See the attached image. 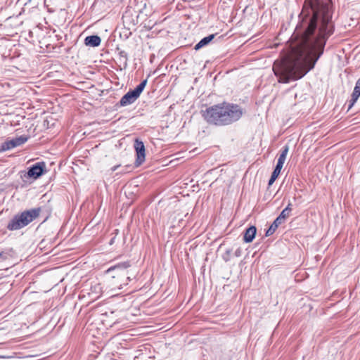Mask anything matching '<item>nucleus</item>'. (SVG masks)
Wrapping results in <instances>:
<instances>
[{"instance_id":"6e6552de","label":"nucleus","mask_w":360,"mask_h":360,"mask_svg":"<svg viewBox=\"0 0 360 360\" xmlns=\"http://www.w3.org/2000/svg\"><path fill=\"white\" fill-rule=\"evenodd\" d=\"M28 139L27 136H20L18 137L13 138L11 140H8L2 143L1 150H8L14 148L17 146H20L25 143Z\"/></svg>"},{"instance_id":"39448f33","label":"nucleus","mask_w":360,"mask_h":360,"mask_svg":"<svg viewBox=\"0 0 360 360\" xmlns=\"http://www.w3.org/2000/svg\"><path fill=\"white\" fill-rule=\"evenodd\" d=\"M147 79L143 80L134 89L129 91L120 101V106H127L134 103L140 96L147 84Z\"/></svg>"},{"instance_id":"f257e3e1","label":"nucleus","mask_w":360,"mask_h":360,"mask_svg":"<svg viewBox=\"0 0 360 360\" xmlns=\"http://www.w3.org/2000/svg\"><path fill=\"white\" fill-rule=\"evenodd\" d=\"M332 15L331 0H305L290 39L289 55L273 64L279 83L298 80L314 68L334 32Z\"/></svg>"},{"instance_id":"9d476101","label":"nucleus","mask_w":360,"mask_h":360,"mask_svg":"<svg viewBox=\"0 0 360 360\" xmlns=\"http://www.w3.org/2000/svg\"><path fill=\"white\" fill-rule=\"evenodd\" d=\"M257 229L255 226H251L245 231L243 240L245 243H251L255 237Z\"/></svg>"},{"instance_id":"2eb2a0df","label":"nucleus","mask_w":360,"mask_h":360,"mask_svg":"<svg viewBox=\"0 0 360 360\" xmlns=\"http://www.w3.org/2000/svg\"><path fill=\"white\" fill-rule=\"evenodd\" d=\"M277 226H275V224L274 223L271 224V225L270 226V227L269 228V229L266 231V236H269L271 235H272L275 231L277 229Z\"/></svg>"},{"instance_id":"a211bd4d","label":"nucleus","mask_w":360,"mask_h":360,"mask_svg":"<svg viewBox=\"0 0 360 360\" xmlns=\"http://www.w3.org/2000/svg\"><path fill=\"white\" fill-rule=\"evenodd\" d=\"M285 221L283 220V219H281L279 216H278L273 223L275 224V226L278 227L279 225L282 224Z\"/></svg>"},{"instance_id":"f8f14e48","label":"nucleus","mask_w":360,"mask_h":360,"mask_svg":"<svg viewBox=\"0 0 360 360\" xmlns=\"http://www.w3.org/2000/svg\"><path fill=\"white\" fill-rule=\"evenodd\" d=\"M289 147L288 146H285L281 150V153L279 155V158L278 159V162L276 165L282 167L283 166V164L285 161L287 154L288 153Z\"/></svg>"},{"instance_id":"412c9836","label":"nucleus","mask_w":360,"mask_h":360,"mask_svg":"<svg viewBox=\"0 0 360 360\" xmlns=\"http://www.w3.org/2000/svg\"><path fill=\"white\" fill-rule=\"evenodd\" d=\"M240 255H241V250H240V248H238V249L236 250V252H235V255H236V257H240Z\"/></svg>"},{"instance_id":"7ed1b4c3","label":"nucleus","mask_w":360,"mask_h":360,"mask_svg":"<svg viewBox=\"0 0 360 360\" xmlns=\"http://www.w3.org/2000/svg\"><path fill=\"white\" fill-rule=\"evenodd\" d=\"M131 266L129 261L118 263L117 264L110 267L108 273L112 274V279L111 285L114 288L122 289L124 286L127 285L131 280V276L129 275L128 268Z\"/></svg>"},{"instance_id":"b1692460","label":"nucleus","mask_w":360,"mask_h":360,"mask_svg":"<svg viewBox=\"0 0 360 360\" xmlns=\"http://www.w3.org/2000/svg\"><path fill=\"white\" fill-rule=\"evenodd\" d=\"M355 86L360 87V78L356 81Z\"/></svg>"},{"instance_id":"f3484780","label":"nucleus","mask_w":360,"mask_h":360,"mask_svg":"<svg viewBox=\"0 0 360 360\" xmlns=\"http://www.w3.org/2000/svg\"><path fill=\"white\" fill-rule=\"evenodd\" d=\"M231 250H227L225 253L223 255L222 258L225 262H228L230 260Z\"/></svg>"},{"instance_id":"5701e85b","label":"nucleus","mask_w":360,"mask_h":360,"mask_svg":"<svg viewBox=\"0 0 360 360\" xmlns=\"http://www.w3.org/2000/svg\"><path fill=\"white\" fill-rule=\"evenodd\" d=\"M120 165H115L114 167H112L110 169L112 172H115V170H117V169L120 167Z\"/></svg>"},{"instance_id":"aec40b11","label":"nucleus","mask_w":360,"mask_h":360,"mask_svg":"<svg viewBox=\"0 0 360 360\" xmlns=\"http://www.w3.org/2000/svg\"><path fill=\"white\" fill-rule=\"evenodd\" d=\"M276 179H277L276 177H275V176L274 177L273 176H271V178L269 181L268 185L271 186L274 184V182L276 181Z\"/></svg>"},{"instance_id":"20e7f679","label":"nucleus","mask_w":360,"mask_h":360,"mask_svg":"<svg viewBox=\"0 0 360 360\" xmlns=\"http://www.w3.org/2000/svg\"><path fill=\"white\" fill-rule=\"evenodd\" d=\"M41 211L40 207H36L18 213L9 221L6 227L10 231L21 229L39 217Z\"/></svg>"},{"instance_id":"a878e982","label":"nucleus","mask_w":360,"mask_h":360,"mask_svg":"<svg viewBox=\"0 0 360 360\" xmlns=\"http://www.w3.org/2000/svg\"><path fill=\"white\" fill-rule=\"evenodd\" d=\"M1 255H2V253H0V257H1Z\"/></svg>"},{"instance_id":"423d86ee","label":"nucleus","mask_w":360,"mask_h":360,"mask_svg":"<svg viewBox=\"0 0 360 360\" xmlns=\"http://www.w3.org/2000/svg\"><path fill=\"white\" fill-rule=\"evenodd\" d=\"M46 171V164L44 162H39L33 165L28 169L27 176L37 179L40 177Z\"/></svg>"},{"instance_id":"f03ea898","label":"nucleus","mask_w":360,"mask_h":360,"mask_svg":"<svg viewBox=\"0 0 360 360\" xmlns=\"http://www.w3.org/2000/svg\"><path fill=\"white\" fill-rule=\"evenodd\" d=\"M200 112L208 124L224 127L238 121L243 115V109L239 105L223 102L210 106Z\"/></svg>"},{"instance_id":"1a4fd4ad","label":"nucleus","mask_w":360,"mask_h":360,"mask_svg":"<svg viewBox=\"0 0 360 360\" xmlns=\"http://www.w3.org/2000/svg\"><path fill=\"white\" fill-rule=\"evenodd\" d=\"M101 39L97 35L88 36L84 39L85 45L91 47H97L101 44Z\"/></svg>"},{"instance_id":"0eeeda50","label":"nucleus","mask_w":360,"mask_h":360,"mask_svg":"<svg viewBox=\"0 0 360 360\" xmlns=\"http://www.w3.org/2000/svg\"><path fill=\"white\" fill-rule=\"evenodd\" d=\"M134 147L136 153V160L135 162L136 166L141 165L144 161L146 158V150L143 141L136 139L134 141Z\"/></svg>"},{"instance_id":"4468645a","label":"nucleus","mask_w":360,"mask_h":360,"mask_svg":"<svg viewBox=\"0 0 360 360\" xmlns=\"http://www.w3.org/2000/svg\"><path fill=\"white\" fill-rule=\"evenodd\" d=\"M290 212H291L288 211V209H284L278 216L283 219V220L285 221V219L290 216Z\"/></svg>"},{"instance_id":"9b49d317","label":"nucleus","mask_w":360,"mask_h":360,"mask_svg":"<svg viewBox=\"0 0 360 360\" xmlns=\"http://www.w3.org/2000/svg\"><path fill=\"white\" fill-rule=\"evenodd\" d=\"M215 37V34H210L207 37L202 38L195 46V49L199 50L202 47L207 45Z\"/></svg>"},{"instance_id":"4be33fe9","label":"nucleus","mask_w":360,"mask_h":360,"mask_svg":"<svg viewBox=\"0 0 360 360\" xmlns=\"http://www.w3.org/2000/svg\"><path fill=\"white\" fill-rule=\"evenodd\" d=\"M285 209H288V211L291 212L292 211V203L290 202H289L287 207Z\"/></svg>"},{"instance_id":"393cba45","label":"nucleus","mask_w":360,"mask_h":360,"mask_svg":"<svg viewBox=\"0 0 360 360\" xmlns=\"http://www.w3.org/2000/svg\"><path fill=\"white\" fill-rule=\"evenodd\" d=\"M114 240H115V238H112L111 240H110V244L112 245L113 243H114Z\"/></svg>"},{"instance_id":"6ab92c4d","label":"nucleus","mask_w":360,"mask_h":360,"mask_svg":"<svg viewBox=\"0 0 360 360\" xmlns=\"http://www.w3.org/2000/svg\"><path fill=\"white\" fill-rule=\"evenodd\" d=\"M119 56L121 58H123L125 62L127 60V53L124 51H120L119 52Z\"/></svg>"},{"instance_id":"ddd939ff","label":"nucleus","mask_w":360,"mask_h":360,"mask_svg":"<svg viewBox=\"0 0 360 360\" xmlns=\"http://www.w3.org/2000/svg\"><path fill=\"white\" fill-rule=\"evenodd\" d=\"M360 96V87L355 86L353 93L352 94V99L350 101L351 103L349 106V109L352 108V106L356 102L358 98Z\"/></svg>"},{"instance_id":"dca6fc26","label":"nucleus","mask_w":360,"mask_h":360,"mask_svg":"<svg viewBox=\"0 0 360 360\" xmlns=\"http://www.w3.org/2000/svg\"><path fill=\"white\" fill-rule=\"evenodd\" d=\"M281 169H282V167L276 165V167L274 168V169L271 174V176H273L274 177L275 176V177L278 178V175L281 173Z\"/></svg>"}]
</instances>
